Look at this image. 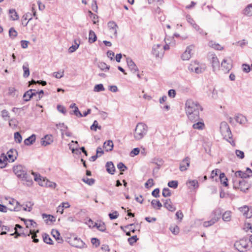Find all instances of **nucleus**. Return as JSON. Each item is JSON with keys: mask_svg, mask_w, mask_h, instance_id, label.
<instances>
[{"mask_svg": "<svg viewBox=\"0 0 252 252\" xmlns=\"http://www.w3.org/2000/svg\"><path fill=\"white\" fill-rule=\"evenodd\" d=\"M242 211L244 213V215L247 218H251L252 217V214L249 215V209L248 206H245L242 208Z\"/></svg>", "mask_w": 252, "mask_h": 252, "instance_id": "nucleus-47", "label": "nucleus"}, {"mask_svg": "<svg viewBox=\"0 0 252 252\" xmlns=\"http://www.w3.org/2000/svg\"><path fill=\"white\" fill-rule=\"evenodd\" d=\"M64 71H59L58 72H55L53 73V76L55 77L56 78H61L63 76Z\"/></svg>", "mask_w": 252, "mask_h": 252, "instance_id": "nucleus-59", "label": "nucleus"}, {"mask_svg": "<svg viewBox=\"0 0 252 252\" xmlns=\"http://www.w3.org/2000/svg\"><path fill=\"white\" fill-rule=\"evenodd\" d=\"M42 237H43V240L44 243H45L47 244H49V245L53 244V241L51 239V238L50 237V236L48 234H47L46 233H44L42 235Z\"/></svg>", "mask_w": 252, "mask_h": 252, "instance_id": "nucleus-35", "label": "nucleus"}, {"mask_svg": "<svg viewBox=\"0 0 252 252\" xmlns=\"http://www.w3.org/2000/svg\"><path fill=\"white\" fill-rule=\"evenodd\" d=\"M53 142V138L52 135H46L41 140L42 145L46 146L50 145Z\"/></svg>", "mask_w": 252, "mask_h": 252, "instance_id": "nucleus-14", "label": "nucleus"}, {"mask_svg": "<svg viewBox=\"0 0 252 252\" xmlns=\"http://www.w3.org/2000/svg\"><path fill=\"white\" fill-rule=\"evenodd\" d=\"M98 67L101 70L104 71L106 70H109L110 68V66L108 65L107 64L103 62L100 63L98 64Z\"/></svg>", "mask_w": 252, "mask_h": 252, "instance_id": "nucleus-52", "label": "nucleus"}, {"mask_svg": "<svg viewBox=\"0 0 252 252\" xmlns=\"http://www.w3.org/2000/svg\"><path fill=\"white\" fill-rule=\"evenodd\" d=\"M151 205L154 209L159 210L162 206V204L158 200L153 199L151 201Z\"/></svg>", "mask_w": 252, "mask_h": 252, "instance_id": "nucleus-28", "label": "nucleus"}, {"mask_svg": "<svg viewBox=\"0 0 252 252\" xmlns=\"http://www.w3.org/2000/svg\"><path fill=\"white\" fill-rule=\"evenodd\" d=\"M154 180L153 179L150 178L148 180V181L145 183V187L147 189H149V188L154 186Z\"/></svg>", "mask_w": 252, "mask_h": 252, "instance_id": "nucleus-57", "label": "nucleus"}, {"mask_svg": "<svg viewBox=\"0 0 252 252\" xmlns=\"http://www.w3.org/2000/svg\"><path fill=\"white\" fill-rule=\"evenodd\" d=\"M82 180L83 182L90 186L93 185L95 182V180L93 178L89 179L88 178H84Z\"/></svg>", "mask_w": 252, "mask_h": 252, "instance_id": "nucleus-50", "label": "nucleus"}, {"mask_svg": "<svg viewBox=\"0 0 252 252\" xmlns=\"http://www.w3.org/2000/svg\"><path fill=\"white\" fill-rule=\"evenodd\" d=\"M32 234V230H30V232L28 234H27V232H25L24 230H22L19 232L15 231V236H14L15 238H18L20 236H24L26 237L27 236H30V235Z\"/></svg>", "mask_w": 252, "mask_h": 252, "instance_id": "nucleus-30", "label": "nucleus"}, {"mask_svg": "<svg viewBox=\"0 0 252 252\" xmlns=\"http://www.w3.org/2000/svg\"><path fill=\"white\" fill-rule=\"evenodd\" d=\"M162 47L160 44L155 45L152 49V53L156 57H160L162 55Z\"/></svg>", "mask_w": 252, "mask_h": 252, "instance_id": "nucleus-12", "label": "nucleus"}, {"mask_svg": "<svg viewBox=\"0 0 252 252\" xmlns=\"http://www.w3.org/2000/svg\"><path fill=\"white\" fill-rule=\"evenodd\" d=\"M222 220L225 221H229L231 220V212L226 211L222 216Z\"/></svg>", "mask_w": 252, "mask_h": 252, "instance_id": "nucleus-40", "label": "nucleus"}, {"mask_svg": "<svg viewBox=\"0 0 252 252\" xmlns=\"http://www.w3.org/2000/svg\"><path fill=\"white\" fill-rule=\"evenodd\" d=\"M162 201L164 202L163 206L167 210L171 212H174L176 210V207L172 204L170 199L164 200L162 199Z\"/></svg>", "mask_w": 252, "mask_h": 252, "instance_id": "nucleus-13", "label": "nucleus"}, {"mask_svg": "<svg viewBox=\"0 0 252 252\" xmlns=\"http://www.w3.org/2000/svg\"><path fill=\"white\" fill-rule=\"evenodd\" d=\"M170 230L173 234L177 235L179 233L180 229L177 225H174L170 226Z\"/></svg>", "mask_w": 252, "mask_h": 252, "instance_id": "nucleus-53", "label": "nucleus"}, {"mask_svg": "<svg viewBox=\"0 0 252 252\" xmlns=\"http://www.w3.org/2000/svg\"><path fill=\"white\" fill-rule=\"evenodd\" d=\"M96 227L98 230L101 232H104L106 230V226L104 222L99 224L96 222H94V224L93 225V227Z\"/></svg>", "mask_w": 252, "mask_h": 252, "instance_id": "nucleus-34", "label": "nucleus"}, {"mask_svg": "<svg viewBox=\"0 0 252 252\" xmlns=\"http://www.w3.org/2000/svg\"><path fill=\"white\" fill-rule=\"evenodd\" d=\"M90 128L92 130L96 131L97 129H101V126L98 125V122L96 120H94L93 125L91 126Z\"/></svg>", "mask_w": 252, "mask_h": 252, "instance_id": "nucleus-46", "label": "nucleus"}, {"mask_svg": "<svg viewBox=\"0 0 252 252\" xmlns=\"http://www.w3.org/2000/svg\"><path fill=\"white\" fill-rule=\"evenodd\" d=\"M108 26L111 32H113L115 36H117V29H118V26L114 21H110L108 23Z\"/></svg>", "mask_w": 252, "mask_h": 252, "instance_id": "nucleus-18", "label": "nucleus"}, {"mask_svg": "<svg viewBox=\"0 0 252 252\" xmlns=\"http://www.w3.org/2000/svg\"><path fill=\"white\" fill-rule=\"evenodd\" d=\"M219 218H220V217H218V216L214 217L211 220H210L209 221H205L203 223V226L206 227L211 226L213 224H214V223H215L217 221H218Z\"/></svg>", "mask_w": 252, "mask_h": 252, "instance_id": "nucleus-25", "label": "nucleus"}, {"mask_svg": "<svg viewBox=\"0 0 252 252\" xmlns=\"http://www.w3.org/2000/svg\"><path fill=\"white\" fill-rule=\"evenodd\" d=\"M106 171L111 175H114L115 172V167L112 161H108L105 165Z\"/></svg>", "mask_w": 252, "mask_h": 252, "instance_id": "nucleus-19", "label": "nucleus"}, {"mask_svg": "<svg viewBox=\"0 0 252 252\" xmlns=\"http://www.w3.org/2000/svg\"><path fill=\"white\" fill-rule=\"evenodd\" d=\"M219 178L222 184L225 187L228 186V179L226 177L224 173H220V174Z\"/></svg>", "mask_w": 252, "mask_h": 252, "instance_id": "nucleus-31", "label": "nucleus"}, {"mask_svg": "<svg viewBox=\"0 0 252 252\" xmlns=\"http://www.w3.org/2000/svg\"><path fill=\"white\" fill-rule=\"evenodd\" d=\"M236 121L240 124H243L246 121V118L242 115H238L235 118Z\"/></svg>", "mask_w": 252, "mask_h": 252, "instance_id": "nucleus-39", "label": "nucleus"}, {"mask_svg": "<svg viewBox=\"0 0 252 252\" xmlns=\"http://www.w3.org/2000/svg\"><path fill=\"white\" fill-rule=\"evenodd\" d=\"M9 14H10V18L13 21H16L19 19V17L17 13V12L16 11L15 9H11L9 10Z\"/></svg>", "mask_w": 252, "mask_h": 252, "instance_id": "nucleus-26", "label": "nucleus"}, {"mask_svg": "<svg viewBox=\"0 0 252 252\" xmlns=\"http://www.w3.org/2000/svg\"><path fill=\"white\" fill-rule=\"evenodd\" d=\"M152 162L157 166H161L163 164V160L160 158H154L153 159Z\"/></svg>", "mask_w": 252, "mask_h": 252, "instance_id": "nucleus-48", "label": "nucleus"}, {"mask_svg": "<svg viewBox=\"0 0 252 252\" xmlns=\"http://www.w3.org/2000/svg\"><path fill=\"white\" fill-rule=\"evenodd\" d=\"M42 217L43 219L45 218H48V219L46 220H49L51 222L55 221L56 219L55 217L51 215H47L46 214H42Z\"/></svg>", "mask_w": 252, "mask_h": 252, "instance_id": "nucleus-54", "label": "nucleus"}, {"mask_svg": "<svg viewBox=\"0 0 252 252\" xmlns=\"http://www.w3.org/2000/svg\"><path fill=\"white\" fill-rule=\"evenodd\" d=\"M117 167L121 171H124L127 169V167L121 162L117 164Z\"/></svg>", "mask_w": 252, "mask_h": 252, "instance_id": "nucleus-60", "label": "nucleus"}, {"mask_svg": "<svg viewBox=\"0 0 252 252\" xmlns=\"http://www.w3.org/2000/svg\"><path fill=\"white\" fill-rule=\"evenodd\" d=\"M209 46L218 50H221L223 48L220 44L214 43L213 41H210L209 42Z\"/></svg>", "mask_w": 252, "mask_h": 252, "instance_id": "nucleus-43", "label": "nucleus"}, {"mask_svg": "<svg viewBox=\"0 0 252 252\" xmlns=\"http://www.w3.org/2000/svg\"><path fill=\"white\" fill-rule=\"evenodd\" d=\"M14 140L16 143H20L22 140V137L19 132H16L14 135Z\"/></svg>", "mask_w": 252, "mask_h": 252, "instance_id": "nucleus-45", "label": "nucleus"}, {"mask_svg": "<svg viewBox=\"0 0 252 252\" xmlns=\"http://www.w3.org/2000/svg\"><path fill=\"white\" fill-rule=\"evenodd\" d=\"M114 147L113 142L112 140H109L104 142L103 147L106 148V151L109 152L112 151Z\"/></svg>", "mask_w": 252, "mask_h": 252, "instance_id": "nucleus-23", "label": "nucleus"}, {"mask_svg": "<svg viewBox=\"0 0 252 252\" xmlns=\"http://www.w3.org/2000/svg\"><path fill=\"white\" fill-rule=\"evenodd\" d=\"M7 154L9 162H12L17 158L18 153L15 149H11L7 152Z\"/></svg>", "mask_w": 252, "mask_h": 252, "instance_id": "nucleus-10", "label": "nucleus"}, {"mask_svg": "<svg viewBox=\"0 0 252 252\" xmlns=\"http://www.w3.org/2000/svg\"><path fill=\"white\" fill-rule=\"evenodd\" d=\"M126 63L128 68L131 72L135 73L139 71L137 66L130 58H127Z\"/></svg>", "mask_w": 252, "mask_h": 252, "instance_id": "nucleus-15", "label": "nucleus"}, {"mask_svg": "<svg viewBox=\"0 0 252 252\" xmlns=\"http://www.w3.org/2000/svg\"><path fill=\"white\" fill-rule=\"evenodd\" d=\"M162 194L165 197H169L171 195L170 189L166 188H165L163 189Z\"/></svg>", "mask_w": 252, "mask_h": 252, "instance_id": "nucleus-55", "label": "nucleus"}, {"mask_svg": "<svg viewBox=\"0 0 252 252\" xmlns=\"http://www.w3.org/2000/svg\"><path fill=\"white\" fill-rule=\"evenodd\" d=\"M21 220L24 221L25 225L27 228H30L32 226H33V224H36V222L32 220H26L25 219H21Z\"/></svg>", "mask_w": 252, "mask_h": 252, "instance_id": "nucleus-38", "label": "nucleus"}, {"mask_svg": "<svg viewBox=\"0 0 252 252\" xmlns=\"http://www.w3.org/2000/svg\"><path fill=\"white\" fill-rule=\"evenodd\" d=\"M198 122L192 125V127L194 129H203L204 124L202 121H197Z\"/></svg>", "mask_w": 252, "mask_h": 252, "instance_id": "nucleus-37", "label": "nucleus"}, {"mask_svg": "<svg viewBox=\"0 0 252 252\" xmlns=\"http://www.w3.org/2000/svg\"><path fill=\"white\" fill-rule=\"evenodd\" d=\"M9 35L11 38H14L17 36V32L14 28H10L9 30Z\"/></svg>", "mask_w": 252, "mask_h": 252, "instance_id": "nucleus-51", "label": "nucleus"}, {"mask_svg": "<svg viewBox=\"0 0 252 252\" xmlns=\"http://www.w3.org/2000/svg\"><path fill=\"white\" fill-rule=\"evenodd\" d=\"M178 186V182L176 180L170 181L168 183V186L174 189L177 188Z\"/></svg>", "mask_w": 252, "mask_h": 252, "instance_id": "nucleus-49", "label": "nucleus"}, {"mask_svg": "<svg viewBox=\"0 0 252 252\" xmlns=\"http://www.w3.org/2000/svg\"><path fill=\"white\" fill-rule=\"evenodd\" d=\"M91 243L96 248L100 245L99 240L96 238H93L91 239Z\"/></svg>", "mask_w": 252, "mask_h": 252, "instance_id": "nucleus-62", "label": "nucleus"}, {"mask_svg": "<svg viewBox=\"0 0 252 252\" xmlns=\"http://www.w3.org/2000/svg\"><path fill=\"white\" fill-rule=\"evenodd\" d=\"M85 245V243L80 238L75 237L72 240V246L74 247L83 248Z\"/></svg>", "mask_w": 252, "mask_h": 252, "instance_id": "nucleus-16", "label": "nucleus"}, {"mask_svg": "<svg viewBox=\"0 0 252 252\" xmlns=\"http://www.w3.org/2000/svg\"><path fill=\"white\" fill-rule=\"evenodd\" d=\"M187 185L190 190H195L199 187L198 182L196 180H189L187 181Z\"/></svg>", "mask_w": 252, "mask_h": 252, "instance_id": "nucleus-17", "label": "nucleus"}, {"mask_svg": "<svg viewBox=\"0 0 252 252\" xmlns=\"http://www.w3.org/2000/svg\"><path fill=\"white\" fill-rule=\"evenodd\" d=\"M238 177H239L241 178V179H244L246 178H248L247 176L246 172H243L241 170H238L236 171L235 173V176L233 178L235 179H238Z\"/></svg>", "mask_w": 252, "mask_h": 252, "instance_id": "nucleus-27", "label": "nucleus"}, {"mask_svg": "<svg viewBox=\"0 0 252 252\" xmlns=\"http://www.w3.org/2000/svg\"><path fill=\"white\" fill-rule=\"evenodd\" d=\"M147 126L143 123H139L136 125L134 131V138L136 140L142 139L147 131Z\"/></svg>", "mask_w": 252, "mask_h": 252, "instance_id": "nucleus-5", "label": "nucleus"}, {"mask_svg": "<svg viewBox=\"0 0 252 252\" xmlns=\"http://www.w3.org/2000/svg\"><path fill=\"white\" fill-rule=\"evenodd\" d=\"M140 152V149L138 148H134L130 153L131 157H134L137 155Z\"/></svg>", "mask_w": 252, "mask_h": 252, "instance_id": "nucleus-61", "label": "nucleus"}, {"mask_svg": "<svg viewBox=\"0 0 252 252\" xmlns=\"http://www.w3.org/2000/svg\"><path fill=\"white\" fill-rule=\"evenodd\" d=\"M243 13L245 15L252 16V4H249L244 10Z\"/></svg>", "mask_w": 252, "mask_h": 252, "instance_id": "nucleus-32", "label": "nucleus"}, {"mask_svg": "<svg viewBox=\"0 0 252 252\" xmlns=\"http://www.w3.org/2000/svg\"><path fill=\"white\" fill-rule=\"evenodd\" d=\"M28 66L29 65L27 63H25L23 65L24 71L23 77L24 78H27L30 75V69Z\"/></svg>", "mask_w": 252, "mask_h": 252, "instance_id": "nucleus-33", "label": "nucleus"}, {"mask_svg": "<svg viewBox=\"0 0 252 252\" xmlns=\"http://www.w3.org/2000/svg\"><path fill=\"white\" fill-rule=\"evenodd\" d=\"M108 216L110 220H112L117 219L118 217L119 214L117 211H114L112 213H109Z\"/></svg>", "mask_w": 252, "mask_h": 252, "instance_id": "nucleus-64", "label": "nucleus"}, {"mask_svg": "<svg viewBox=\"0 0 252 252\" xmlns=\"http://www.w3.org/2000/svg\"><path fill=\"white\" fill-rule=\"evenodd\" d=\"M186 112L189 119L192 122H196L200 120L199 111L203 110V108L199 103L192 99H188L186 102Z\"/></svg>", "mask_w": 252, "mask_h": 252, "instance_id": "nucleus-1", "label": "nucleus"}, {"mask_svg": "<svg viewBox=\"0 0 252 252\" xmlns=\"http://www.w3.org/2000/svg\"><path fill=\"white\" fill-rule=\"evenodd\" d=\"M190 159L187 157L182 160L180 164L179 169L181 171H186L190 165Z\"/></svg>", "mask_w": 252, "mask_h": 252, "instance_id": "nucleus-9", "label": "nucleus"}, {"mask_svg": "<svg viewBox=\"0 0 252 252\" xmlns=\"http://www.w3.org/2000/svg\"><path fill=\"white\" fill-rule=\"evenodd\" d=\"M32 91L35 92V90L30 89L24 93V94L23 95V98H24V100L25 101H28L31 99V98H30V95L31 92H32Z\"/></svg>", "mask_w": 252, "mask_h": 252, "instance_id": "nucleus-36", "label": "nucleus"}, {"mask_svg": "<svg viewBox=\"0 0 252 252\" xmlns=\"http://www.w3.org/2000/svg\"><path fill=\"white\" fill-rule=\"evenodd\" d=\"M51 233L55 239L58 241L59 243L62 244L63 242V240L62 238L60 237V233L58 230L53 229Z\"/></svg>", "mask_w": 252, "mask_h": 252, "instance_id": "nucleus-24", "label": "nucleus"}, {"mask_svg": "<svg viewBox=\"0 0 252 252\" xmlns=\"http://www.w3.org/2000/svg\"><path fill=\"white\" fill-rule=\"evenodd\" d=\"M1 117L5 121H6V118L10 117L9 112L5 109L1 111Z\"/></svg>", "mask_w": 252, "mask_h": 252, "instance_id": "nucleus-63", "label": "nucleus"}, {"mask_svg": "<svg viewBox=\"0 0 252 252\" xmlns=\"http://www.w3.org/2000/svg\"><path fill=\"white\" fill-rule=\"evenodd\" d=\"M75 45H72L71 47H69L68 51L69 53H73L79 47L80 41H78V43L77 42L76 40H74Z\"/></svg>", "mask_w": 252, "mask_h": 252, "instance_id": "nucleus-41", "label": "nucleus"}, {"mask_svg": "<svg viewBox=\"0 0 252 252\" xmlns=\"http://www.w3.org/2000/svg\"><path fill=\"white\" fill-rule=\"evenodd\" d=\"M211 64L214 71H215L220 68V62L218 58L216 56H214L212 58Z\"/></svg>", "mask_w": 252, "mask_h": 252, "instance_id": "nucleus-20", "label": "nucleus"}, {"mask_svg": "<svg viewBox=\"0 0 252 252\" xmlns=\"http://www.w3.org/2000/svg\"><path fill=\"white\" fill-rule=\"evenodd\" d=\"M13 170L18 178L21 179L22 181H25L28 182V185H31L32 181L30 176L27 174V169L25 167L21 165H18L14 166Z\"/></svg>", "mask_w": 252, "mask_h": 252, "instance_id": "nucleus-2", "label": "nucleus"}, {"mask_svg": "<svg viewBox=\"0 0 252 252\" xmlns=\"http://www.w3.org/2000/svg\"><path fill=\"white\" fill-rule=\"evenodd\" d=\"M235 154L236 156L240 159H243L245 157L244 153L243 151L239 150H235Z\"/></svg>", "mask_w": 252, "mask_h": 252, "instance_id": "nucleus-58", "label": "nucleus"}, {"mask_svg": "<svg viewBox=\"0 0 252 252\" xmlns=\"http://www.w3.org/2000/svg\"><path fill=\"white\" fill-rule=\"evenodd\" d=\"M8 158L6 155L4 153H2L0 156V167L1 168H4L6 166L7 163L6 162L8 160Z\"/></svg>", "mask_w": 252, "mask_h": 252, "instance_id": "nucleus-22", "label": "nucleus"}, {"mask_svg": "<svg viewBox=\"0 0 252 252\" xmlns=\"http://www.w3.org/2000/svg\"><path fill=\"white\" fill-rule=\"evenodd\" d=\"M220 131L222 135L226 140L231 139L232 134L228 124L225 122H222L220 125Z\"/></svg>", "mask_w": 252, "mask_h": 252, "instance_id": "nucleus-7", "label": "nucleus"}, {"mask_svg": "<svg viewBox=\"0 0 252 252\" xmlns=\"http://www.w3.org/2000/svg\"><path fill=\"white\" fill-rule=\"evenodd\" d=\"M231 62H232L230 59L228 60L227 59H224L223 60L220 66L224 72H228L231 69L232 67Z\"/></svg>", "mask_w": 252, "mask_h": 252, "instance_id": "nucleus-8", "label": "nucleus"}, {"mask_svg": "<svg viewBox=\"0 0 252 252\" xmlns=\"http://www.w3.org/2000/svg\"><path fill=\"white\" fill-rule=\"evenodd\" d=\"M233 188L240 189L241 191L246 192L251 187V184L244 179L233 178Z\"/></svg>", "mask_w": 252, "mask_h": 252, "instance_id": "nucleus-3", "label": "nucleus"}, {"mask_svg": "<svg viewBox=\"0 0 252 252\" xmlns=\"http://www.w3.org/2000/svg\"><path fill=\"white\" fill-rule=\"evenodd\" d=\"M249 242H250L249 239L247 237H244L239 241H236L234 245V247L239 252H245L246 251L244 249L248 247Z\"/></svg>", "mask_w": 252, "mask_h": 252, "instance_id": "nucleus-6", "label": "nucleus"}, {"mask_svg": "<svg viewBox=\"0 0 252 252\" xmlns=\"http://www.w3.org/2000/svg\"><path fill=\"white\" fill-rule=\"evenodd\" d=\"M105 90V88L102 84L95 85L94 88V91L95 92H99Z\"/></svg>", "mask_w": 252, "mask_h": 252, "instance_id": "nucleus-44", "label": "nucleus"}, {"mask_svg": "<svg viewBox=\"0 0 252 252\" xmlns=\"http://www.w3.org/2000/svg\"><path fill=\"white\" fill-rule=\"evenodd\" d=\"M138 239L136 235L133 236L128 238V242L130 245H133L134 243H135Z\"/></svg>", "mask_w": 252, "mask_h": 252, "instance_id": "nucleus-56", "label": "nucleus"}, {"mask_svg": "<svg viewBox=\"0 0 252 252\" xmlns=\"http://www.w3.org/2000/svg\"><path fill=\"white\" fill-rule=\"evenodd\" d=\"M194 48L193 45H189L187 47L186 51L183 53L181 57L183 60H189L191 58L190 52Z\"/></svg>", "mask_w": 252, "mask_h": 252, "instance_id": "nucleus-11", "label": "nucleus"}, {"mask_svg": "<svg viewBox=\"0 0 252 252\" xmlns=\"http://www.w3.org/2000/svg\"><path fill=\"white\" fill-rule=\"evenodd\" d=\"M9 203L11 204H13L14 203L16 204V206L14 207L13 209L10 208L9 210L10 211H19L20 210L21 206L18 205L19 203L18 202L16 201L15 200L13 199L11 201H9Z\"/></svg>", "mask_w": 252, "mask_h": 252, "instance_id": "nucleus-42", "label": "nucleus"}, {"mask_svg": "<svg viewBox=\"0 0 252 252\" xmlns=\"http://www.w3.org/2000/svg\"><path fill=\"white\" fill-rule=\"evenodd\" d=\"M36 140V135L34 134H32V135L25 139L24 143L25 145L30 146Z\"/></svg>", "mask_w": 252, "mask_h": 252, "instance_id": "nucleus-21", "label": "nucleus"}, {"mask_svg": "<svg viewBox=\"0 0 252 252\" xmlns=\"http://www.w3.org/2000/svg\"><path fill=\"white\" fill-rule=\"evenodd\" d=\"M97 39V36L95 33V32L92 31L90 30L89 31V42L90 43H93Z\"/></svg>", "mask_w": 252, "mask_h": 252, "instance_id": "nucleus-29", "label": "nucleus"}, {"mask_svg": "<svg viewBox=\"0 0 252 252\" xmlns=\"http://www.w3.org/2000/svg\"><path fill=\"white\" fill-rule=\"evenodd\" d=\"M32 174L34 176V180L37 182L40 186L52 188H55L56 187V183L50 181L45 178L42 177L39 174L33 172H32Z\"/></svg>", "mask_w": 252, "mask_h": 252, "instance_id": "nucleus-4", "label": "nucleus"}]
</instances>
